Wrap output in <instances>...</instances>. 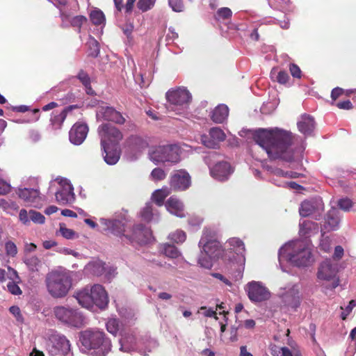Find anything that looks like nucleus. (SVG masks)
<instances>
[{
  "label": "nucleus",
  "instance_id": "obj_53",
  "mask_svg": "<svg viewBox=\"0 0 356 356\" xmlns=\"http://www.w3.org/2000/svg\"><path fill=\"white\" fill-rule=\"evenodd\" d=\"M6 254L11 257H15L17 254L16 245L12 241H8L5 245Z\"/></svg>",
  "mask_w": 356,
  "mask_h": 356
},
{
  "label": "nucleus",
  "instance_id": "obj_19",
  "mask_svg": "<svg viewBox=\"0 0 356 356\" xmlns=\"http://www.w3.org/2000/svg\"><path fill=\"white\" fill-rule=\"evenodd\" d=\"M97 115H101L104 120L111 121L118 124H123L125 122V118L121 113L113 107H102Z\"/></svg>",
  "mask_w": 356,
  "mask_h": 356
},
{
  "label": "nucleus",
  "instance_id": "obj_47",
  "mask_svg": "<svg viewBox=\"0 0 356 356\" xmlns=\"http://www.w3.org/2000/svg\"><path fill=\"white\" fill-rule=\"evenodd\" d=\"M156 0H138L137 7L142 12L150 10L154 5Z\"/></svg>",
  "mask_w": 356,
  "mask_h": 356
},
{
  "label": "nucleus",
  "instance_id": "obj_51",
  "mask_svg": "<svg viewBox=\"0 0 356 356\" xmlns=\"http://www.w3.org/2000/svg\"><path fill=\"white\" fill-rule=\"evenodd\" d=\"M166 174L165 171L160 168H156L151 172V178L154 181H160L165 178Z\"/></svg>",
  "mask_w": 356,
  "mask_h": 356
},
{
  "label": "nucleus",
  "instance_id": "obj_44",
  "mask_svg": "<svg viewBox=\"0 0 356 356\" xmlns=\"http://www.w3.org/2000/svg\"><path fill=\"white\" fill-rule=\"evenodd\" d=\"M169 237L173 242L181 243L186 239V234L184 231L177 229L175 232L170 234Z\"/></svg>",
  "mask_w": 356,
  "mask_h": 356
},
{
  "label": "nucleus",
  "instance_id": "obj_2",
  "mask_svg": "<svg viewBox=\"0 0 356 356\" xmlns=\"http://www.w3.org/2000/svg\"><path fill=\"white\" fill-rule=\"evenodd\" d=\"M48 293L54 298L67 296L72 285L69 271L54 270L48 273L44 280Z\"/></svg>",
  "mask_w": 356,
  "mask_h": 356
},
{
  "label": "nucleus",
  "instance_id": "obj_17",
  "mask_svg": "<svg viewBox=\"0 0 356 356\" xmlns=\"http://www.w3.org/2000/svg\"><path fill=\"white\" fill-rule=\"evenodd\" d=\"M72 186L65 181L62 188L56 193L57 202L61 205H65L74 202L75 195Z\"/></svg>",
  "mask_w": 356,
  "mask_h": 356
},
{
  "label": "nucleus",
  "instance_id": "obj_33",
  "mask_svg": "<svg viewBox=\"0 0 356 356\" xmlns=\"http://www.w3.org/2000/svg\"><path fill=\"white\" fill-rule=\"evenodd\" d=\"M315 210L316 206L314 202L309 200H305L301 203L299 213L301 216L307 217L314 213Z\"/></svg>",
  "mask_w": 356,
  "mask_h": 356
},
{
  "label": "nucleus",
  "instance_id": "obj_60",
  "mask_svg": "<svg viewBox=\"0 0 356 356\" xmlns=\"http://www.w3.org/2000/svg\"><path fill=\"white\" fill-rule=\"evenodd\" d=\"M320 248L325 252H330L331 250L330 240L328 238L322 239L320 243Z\"/></svg>",
  "mask_w": 356,
  "mask_h": 356
},
{
  "label": "nucleus",
  "instance_id": "obj_30",
  "mask_svg": "<svg viewBox=\"0 0 356 356\" xmlns=\"http://www.w3.org/2000/svg\"><path fill=\"white\" fill-rule=\"evenodd\" d=\"M227 243L231 247L230 249L237 254L243 256L245 251V244L240 238H231L227 241Z\"/></svg>",
  "mask_w": 356,
  "mask_h": 356
},
{
  "label": "nucleus",
  "instance_id": "obj_21",
  "mask_svg": "<svg viewBox=\"0 0 356 356\" xmlns=\"http://www.w3.org/2000/svg\"><path fill=\"white\" fill-rule=\"evenodd\" d=\"M199 245H202V250L206 254L213 257H218L221 253V245L216 240L206 241L204 238H202Z\"/></svg>",
  "mask_w": 356,
  "mask_h": 356
},
{
  "label": "nucleus",
  "instance_id": "obj_64",
  "mask_svg": "<svg viewBox=\"0 0 356 356\" xmlns=\"http://www.w3.org/2000/svg\"><path fill=\"white\" fill-rule=\"evenodd\" d=\"M336 106L340 109L350 110L353 108V104L350 100L339 102Z\"/></svg>",
  "mask_w": 356,
  "mask_h": 356
},
{
  "label": "nucleus",
  "instance_id": "obj_27",
  "mask_svg": "<svg viewBox=\"0 0 356 356\" xmlns=\"http://www.w3.org/2000/svg\"><path fill=\"white\" fill-rule=\"evenodd\" d=\"M339 211L336 208H332L326 215L325 227L335 230L339 227Z\"/></svg>",
  "mask_w": 356,
  "mask_h": 356
},
{
  "label": "nucleus",
  "instance_id": "obj_11",
  "mask_svg": "<svg viewBox=\"0 0 356 356\" xmlns=\"http://www.w3.org/2000/svg\"><path fill=\"white\" fill-rule=\"evenodd\" d=\"M165 97L170 105L182 108L186 107L191 100L189 91L181 87L169 90L165 94Z\"/></svg>",
  "mask_w": 356,
  "mask_h": 356
},
{
  "label": "nucleus",
  "instance_id": "obj_62",
  "mask_svg": "<svg viewBox=\"0 0 356 356\" xmlns=\"http://www.w3.org/2000/svg\"><path fill=\"white\" fill-rule=\"evenodd\" d=\"M344 92L343 89L337 87L334 88L331 92V98L332 101H336Z\"/></svg>",
  "mask_w": 356,
  "mask_h": 356
},
{
  "label": "nucleus",
  "instance_id": "obj_8",
  "mask_svg": "<svg viewBox=\"0 0 356 356\" xmlns=\"http://www.w3.org/2000/svg\"><path fill=\"white\" fill-rule=\"evenodd\" d=\"M178 151L179 149L176 145L159 146L151 154V159L156 163H177L179 161Z\"/></svg>",
  "mask_w": 356,
  "mask_h": 356
},
{
  "label": "nucleus",
  "instance_id": "obj_63",
  "mask_svg": "<svg viewBox=\"0 0 356 356\" xmlns=\"http://www.w3.org/2000/svg\"><path fill=\"white\" fill-rule=\"evenodd\" d=\"M20 221L24 224L29 222V212L28 213L26 209H21L19 214Z\"/></svg>",
  "mask_w": 356,
  "mask_h": 356
},
{
  "label": "nucleus",
  "instance_id": "obj_55",
  "mask_svg": "<svg viewBox=\"0 0 356 356\" xmlns=\"http://www.w3.org/2000/svg\"><path fill=\"white\" fill-rule=\"evenodd\" d=\"M8 278L10 281L22 282V279L15 269L10 266H8Z\"/></svg>",
  "mask_w": 356,
  "mask_h": 356
},
{
  "label": "nucleus",
  "instance_id": "obj_57",
  "mask_svg": "<svg viewBox=\"0 0 356 356\" xmlns=\"http://www.w3.org/2000/svg\"><path fill=\"white\" fill-rule=\"evenodd\" d=\"M9 311L16 318L17 321L21 323L24 321V318L19 307L12 306L10 307Z\"/></svg>",
  "mask_w": 356,
  "mask_h": 356
},
{
  "label": "nucleus",
  "instance_id": "obj_34",
  "mask_svg": "<svg viewBox=\"0 0 356 356\" xmlns=\"http://www.w3.org/2000/svg\"><path fill=\"white\" fill-rule=\"evenodd\" d=\"M270 353L273 356H301L298 353L293 354L287 347H279L276 345L270 348Z\"/></svg>",
  "mask_w": 356,
  "mask_h": 356
},
{
  "label": "nucleus",
  "instance_id": "obj_41",
  "mask_svg": "<svg viewBox=\"0 0 356 356\" xmlns=\"http://www.w3.org/2000/svg\"><path fill=\"white\" fill-rule=\"evenodd\" d=\"M140 217L145 222H149L153 217V208L151 203H147L140 211Z\"/></svg>",
  "mask_w": 356,
  "mask_h": 356
},
{
  "label": "nucleus",
  "instance_id": "obj_16",
  "mask_svg": "<svg viewBox=\"0 0 356 356\" xmlns=\"http://www.w3.org/2000/svg\"><path fill=\"white\" fill-rule=\"evenodd\" d=\"M209 138L204 136L202 138L203 144L212 149H216L218 143L225 140L226 135L224 131L219 127H213L209 130Z\"/></svg>",
  "mask_w": 356,
  "mask_h": 356
},
{
  "label": "nucleus",
  "instance_id": "obj_24",
  "mask_svg": "<svg viewBox=\"0 0 356 356\" xmlns=\"http://www.w3.org/2000/svg\"><path fill=\"white\" fill-rule=\"evenodd\" d=\"M165 207L170 213L179 218L185 217L184 205L177 198L170 197L165 202Z\"/></svg>",
  "mask_w": 356,
  "mask_h": 356
},
{
  "label": "nucleus",
  "instance_id": "obj_28",
  "mask_svg": "<svg viewBox=\"0 0 356 356\" xmlns=\"http://www.w3.org/2000/svg\"><path fill=\"white\" fill-rule=\"evenodd\" d=\"M63 22H70V25L78 29V32H81L82 25L87 22V18L83 15H76L73 17L65 13H62L60 15Z\"/></svg>",
  "mask_w": 356,
  "mask_h": 356
},
{
  "label": "nucleus",
  "instance_id": "obj_61",
  "mask_svg": "<svg viewBox=\"0 0 356 356\" xmlns=\"http://www.w3.org/2000/svg\"><path fill=\"white\" fill-rule=\"evenodd\" d=\"M10 191V185L6 181L0 179V195H5Z\"/></svg>",
  "mask_w": 356,
  "mask_h": 356
},
{
  "label": "nucleus",
  "instance_id": "obj_59",
  "mask_svg": "<svg viewBox=\"0 0 356 356\" xmlns=\"http://www.w3.org/2000/svg\"><path fill=\"white\" fill-rule=\"evenodd\" d=\"M289 71L291 74V75L294 78L300 79L302 75V72L300 69V67L294 63H291L289 65Z\"/></svg>",
  "mask_w": 356,
  "mask_h": 356
},
{
  "label": "nucleus",
  "instance_id": "obj_10",
  "mask_svg": "<svg viewBox=\"0 0 356 356\" xmlns=\"http://www.w3.org/2000/svg\"><path fill=\"white\" fill-rule=\"evenodd\" d=\"M101 145H118L123 138L122 132L110 124H102L98 127Z\"/></svg>",
  "mask_w": 356,
  "mask_h": 356
},
{
  "label": "nucleus",
  "instance_id": "obj_23",
  "mask_svg": "<svg viewBox=\"0 0 356 356\" xmlns=\"http://www.w3.org/2000/svg\"><path fill=\"white\" fill-rule=\"evenodd\" d=\"M284 302L292 308H297L300 305V291L296 286L291 287L283 296Z\"/></svg>",
  "mask_w": 356,
  "mask_h": 356
},
{
  "label": "nucleus",
  "instance_id": "obj_50",
  "mask_svg": "<svg viewBox=\"0 0 356 356\" xmlns=\"http://www.w3.org/2000/svg\"><path fill=\"white\" fill-rule=\"evenodd\" d=\"M168 4L175 12L180 13L184 10V4L183 0H168Z\"/></svg>",
  "mask_w": 356,
  "mask_h": 356
},
{
  "label": "nucleus",
  "instance_id": "obj_52",
  "mask_svg": "<svg viewBox=\"0 0 356 356\" xmlns=\"http://www.w3.org/2000/svg\"><path fill=\"white\" fill-rule=\"evenodd\" d=\"M316 224L312 221L304 220L300 224V232L302 234H307Z\"/></svg>",
  "mask_w": 356,
  "mask_h": 356
},
{
  "label": "nucleus",
  "instance_id": "obj_45",
  "mask_svg": "<svg viewBox=\"0 0 356 356\" xmlns=\"http://www.w3.org/2000/svg\"><path fill=\"white\" fill-rule=\"evenodd\" d=\"M0 207L5 211H8L9 210L16 211L19 209V206L15 202L6 199H0Z\"/></svg>",
  "mask_w": 356,
  "mask_h": 356
},
{
  "label": "nucleus",
  "instance_id": "obj_40",
  "mask_svg": "<svg viewBox=\"0 0 356 356\" xmlns=\"http://www.w3.org/2000/svg\"><path fill=\"white\" fill-rule=\"evenodd\" d=\"M163 252L166 257L170 258H177L179 256L177 248L173 245L165 244Z\"/></svg>",
  "mask_w": 356,
  "mask_h": 356
},
{
  "label": "nucleus",
  "instance_id": "obj_13",
  "mask_svg": "<svg viewBox=\"0 0 356 356\" xmlns=\"http://www.w3.org/2000/svg\"><path fill=\"white\" fill-rule=\"evenodd\" d=\"M246 291L248 298L252 302H262L268 300L270 296L268 289L258 282L253 281L248 283Z\"/></svg>",
  "mask_w": 356,
  "mask_h": 356
},
{
  "label": "nucleus",
  "instance_id": "obj_29",
  "mask_svg": "<svg viewBox=\"0 0 356 356\" xmlns=\"http://www.w3.org/2000/svg\"><path fill=\"white\" fill-rule=\"evenodd\" d=\"M54 347L60 352L63 355H67L70 351V341L64 336L57 338Z\"/></svg>",
  "mask_w": 356,
  "mask_h": 356
},
{
  "label": "nucleus",
  "instance_id": "obj_15",
  "mask_svg": "<svg viewBox=\"0 0 356 356\" xmlns=\"http://www.w3.org/2000/svg\"><path fill=\"white\" fill-rule=\"evenodd\" d=\"M88 132V127L86 124L76 122L69 132V138L72 143L74 145L81 144L86 139Z\"/></svg>",
  "mask_w": 356,
  "mask_h": 356
},
{
  "label": "nucleus",
  "instance_id": "obj_48",
  "mask_svg": "<svg viewBox=\"0 0 356 356\" xmlns=\"http://www.w3.org/2000/svg\"><path fill=\"white\" fill-rule=\"evenodd\" d=\"M29 218L35 223L43 224L45 221V217L40 212L30 210Z\"/></svg>",
  "mask_w": 356,
  "mask_h": 356
},
{
  "label": "nucleus",
  "instance_id": "obj_18",
  "mask_svg": "<svg viewBox=\"0 0 356 356\" xmlns=\"http://www.w3.org/2000/svg\"><path fill=\"white\" fill-rule=\"evenodd\" d=\"M17 195L19 198L25 202L33 204L37 207L40 203L42 198L40 195V191L33 188H19Z\"/></svg>",
  "mask_w": 356,
  "mask_h": 356
},
{
  "label": "nucleus",
  "instance_id": "obj_42",
  "mask_svg": "<svg viewBox=\"0 0 356 356\" xmlns=\"http://www.w3.org/2000/svg\"><path fill=\"white\" fill-rule=\"evenodd\" d=\"M232 15V10L227 7L219 8L215 15L217 20H225L231 18Z\"/></svg>",
  "mask_w": 356,
  "mask_h": 356
},
{
  "label": "nucleus",
  "instance_id": "obj_54",
  "mask_svg": "<svg viewBox=\"0 0 356 356\" xmlns=\"http://www.w3.org/2000/svg\"><path fill=\"white\" fill-rule=\"evenodd\" d=\"M60 232L62 236L67 239L73 238L75 235V232L74 230L68 229L63 226L62 225H60Z\"/></svg>",
  "mask_w": 356,
  "mask_h": 356
},
{
  "label": "nucleus",
  "instance_id": "obj_38",
  "mask_svg": "<svg viewBox=\"0 0 356 356\" xmlns=\"http://www.w3.org/2000/svg\"><path fill=\"white\" fill-rule=\"evenodd\" d=\"M87 44L88 47V56L92 58L97 57L100 51L99 42L94 38H90Z\"/></svg>",
  "mask_w": 356,
  "mask_h": 356
},
{
  "label": "nucleus",
  "instance_id": "obj_20",
  "mask_svg": "<svg viewBox=\"0 0 356 356\" xmlns=\"http://www.w3.org/2000/svg\"><path fill=\"white\" fill-rule=\"evenodd\" d=\"M104 152V159L109 165L115 164L120 157V149L118 145H101Z\"/></svg>",
  "mask_w": 356,
  "mask_h": 356
},
{
  "label": "nucleus",
  "instance_id": "obj_37",
  "mask_svg": "<svg viewBox=\"0 0 356 356\" xmlns=\"http://www.w3.org/2000/svg\"><path fill=\"white\" fill-rule=\"evenodd\" d=\"M77 78L86 87L87 94L93 95L95 93L90 85V78L85 71L81 70L77 75Z\"/></svg>",
  "mask_w": 356,
  "mask_h": 356
},
{
  "label": "nucleus",
  "instance_id": "obj_14",
  "mask_svg": "<svg viewBox=\"0 0 356 356\" xmlns=\"http://www.w3.org/2000/svg\"><path fill=\"white\" fill-rule=\"evenodd\" d=\"M170 184L175 191H184L191 185V177L184 170L177 171L171 176Z\"/></svg>",
  "mask_w": 356,
  "mask_h": 356
},
{
  "label": "nucleus",
  "instance_id": "obj_25",
  "mask_svg": "<svg viewBox=\"0 0 356 356\" xmlns=\"http://www.w3.org/2000/svg\"><path fill=\"white\" fill-rule=\"evenodd\" d=\"M336 275L335 268L332 266L330 261H323L318 270V278L323 280H330Z\"/></svg>",
  "mask_w": 356,
  "mask_h": 356
},
{
  "label": "nucleus",
  "instance_id": "obj_32",
  "mask_svg": "<svg viewBox=\"0 0 356 356\" xmlns=\"http://www.w3.org/2000/svg\"><path fill=\"white\" fill-rule=\"evenodd\" d=\"M105 263L100 260H95L87 265V268L95 275L100 276L105 271Z\"/></svg>",
  "mask_w": 356,
  "mask_h": 356
},
{
  "label": "nucleus",
  "instance_id": "obj_1",
  "mask_svg": "<svg viewBox=\"0 0 356 356\" xmlns=\"http://www.w3.org/2000/svg\"><path fill=\"white\" fill-rule=\"evenodd\" d=\"M253 139L266 150L272 160L281 159L291 162L304 149L302 146H294V136L291 132L278 128L259 129L254 132Z\"/></svg>",
  "mask_w": 356,
  "mask_h": 356
},
{
  "label": "nucleus",
  "instance_id": "obj_36",
  "mask_svg": "<svg viewBox=\"0 0 356 356\" xmlns=\"http://www.w3.org/2000/svg\"><path fill=\"white\" fill-rule=\"evenodd\" d=\"M24 262L31 272L38 271L42 265L40 259L37 256L26 257Z\"/></svg>",
  "mask_w": 356,
  "mask_h": 356
},
{
  "label": "nucleus",
  "instance_id": "obj_31",
  "mask_svg": "<svg viewBox=\"0 0 356 356\" xmlns=\"http://www.w3.org/2000/svg\"><path fill=\"white\" fill-rule=\"evenodd\" d=\"M67 117L65 113L62 111L58 113H53L50 118L51 125L53 129H59L62 127V125Z\"/></svg>",
  "mask_w": 356,
  "mask_h": 356
},
{
  "label": "nucleus",
  "instance_id": "obj_6",
  "mask_svg": "<svg viewBox=\"0 0 356 356\" xmlns=\"http://www.w3.org/2000/svg\"><path fill=\"white\" fill-rule=\"evenodd\" d=\"M53 314L59 322L69 327L80 328L86 323L83 314L79 309L68 305L55 306Z\"/></svg>",
  "mask_w": 356,
  "mask_h": 356
},
{
  "label": "nucleus",
  "instance_id": "obj_56",
  "mask_svg": "<svg viewBox=\"0 0 356 356\" xmlns=\"http://www.w3.org/2000/svg\"><path fill=\"white\" fill-rule=\"evenodd\" d=\"M338 206L339 208L345 211H349V209L352 207L353 203L350 199H341L338 202Z\"/></svg>",
  "mask_w": 356,
  "mask_h": 356
},
{
  "label": "nucleus",
  "instance_id": "obj_49",
  "mask_svg": "<svg viewBox=\"0 0 356 356\" xmlns=\"http://www.w3.org/2000/svg\"><path fill=\"white\" fill-rule=\"evenodd\" d=\"M212 256L202 254L198 259V264L203 268H211L212 267V261H211Z\"/></svg>",
  "mask_w": 356,
  "mask_h": 356
},
{
  "label": "nucleus",
  "instance_id": "obj_43",
  "mask_svg": "<svg viewBox=\"0 0 356 356\" xmlns=\"http://www.w3.org/2000/svg\"><path fill=\"white\" fill-rule=\"evenodd\" d=\"M22 282L9 281L7 284V289L9 293L14 296H20L22 291L19 286V284Z\"/></svg>",
  "mask_w": 356,
  "mask_h": 356
},
{
  "label": "nucleus",
  "instance_id": "obj_7",
  "mask_svg": "<svg viewBox=\"0 0 356 356\" xmlns=\"http://www.w3.org/2000/svg\"><path fill=\"white\" fill-rule=\"evenodd\" d=\"M219 154L215 152L209 153L204 159L208 165L211 176L219 181L227 180L233 172L229 163L225 161H218Z\"/></svg>",
  "mask_w": 356,
  "mask_h": 356
},
{
  "label": "nucleus",
  "instance_id": "obj_5",
  "mask_svg": "<svg viewBox=\"0 0 356 356\" xmlns=\"http://www.w3.org/2000/svg\"><path fill=\"white\" fill-rule=\"evenodd\" d=\"M288 260L298 267L308 266L314 261L311 249L302 241L289 243L283 248Z\"/></svg>",
  "mask_w": 356,
  "mask_h": 356
},
{
  "label": "nucleus",
  "instance_id": "obj_39",
  "mask_svg": "<svg viewBox=\"0 0 356 356\" xmlns=\"http://www.w3.org/2000/svg\"><path fill=\"white\" fill-rule=\"evenodd\" d=\"M90 19L95 25H100L105 21V16L100 10H92L90 14Z\"/></svg>",
  "mask_w": 356,
  "mask_h": 356
},
{
  "label": "nucleus",
  "instance_id": "obj_22",
  "mask_svg": "<svg viewBox=\"0 0 356 356\" xmlns=\"http://www.w3.org/2000/svg\"><path fill=\"white\" fill-rule=\"evenodd\" d=\"M298 130L305 136L312 135L315 128L314 118L309 115H302L297 124Z\"/></svg>",
  "mask_w": 356,
  "mask_h": 356
},
{
  "label": "nucleus",
  "instance_id": "obj_9",
  "mask_svg": "<svg viewBox=\"0 0 356 356\" xmlns=\"http://www.w3.org/2000/svg\"><path fill=\"white\" fill-rule=\"evenodd\" d=\"M124 239L122 242L132 244L136 243L138 244L147 243L152 237L151 229L142 224L134 225L132 229L126 234H124Z\"/></svg>",
  "mask_w": 356,
  "mask_h": 356
},
{
  "label": "nucleus",
  "instance_id": "obj_35",
  "mask_svg": "<svg viewBox=\"0 0 356 356\" xmlns=\"http://www.w3.org/2000/svg\"><path fill=\"white\" fill-rule=\"evenodd\" d=\"M170 194V191L167 188H162L155 191L152 195V200L158 206H162L164 200Z\"/></svg>",
  "mask_w": 356,
  "mask_h": 356
},
{
  "label": "nucleus",
  "instance_id": "obj_12",
  "mask_svg": "<svg viewBox=\"0 0 356 356\" xmlns=\"http://www.w3.org/2000/svg\"><path fill=\"white\" fill-rule=\"evenodd\" d=\"M100 222L103 226V231L110 232L120 236L121 240L124 239V234L129 232L127 229V224L125 219L122 220H107L101 219Z\"/></svg>",
  "mask_w": 356,
  "mask_h": 356
},
{
  "label": "nucleus",
  "instance_id": "obj_26",
  "mask_svg": "<svg viewBox=\"0 0 356 356\" xmlns=\"http://www.w3.org/2000/svg\"><path fill=\"white\" fill-rule=\"evenodd\" d=\"M229 115V108L225 104L217 106L211 112V118L216 123H222Z\"/></svg>",
  "mask_w": 356,
  "mask_h": 356
},
{
  "label": "nucleus",
  "instance_id": "obj_4",
  "mask_svg": "<svg viewBox=\"0 0 356 356\" xmlns=\"http://www.w3.org/2000/svg\"><path fill=\"white\" fill-rule=\"evenodd\" d=\"M74 297L83 307L90 308L96 305L100 309H104L108 303V294L104 288L100 284H94L76 292Z\"/></svg>",
  "mask_w": 356,
  "mask_h": 356
},
{
  "label": "nucleus",
  "instance_id": "obj_58",
  "mask_svg": "<svg viewBox=\"0 0 356 356\" xmlns=\"http://www.w3.org/2000/svg\"><path fill=\"white\" fill-rule=\"evenodd\" d=\"M276 79L280 84H286L289 80V76L286 71L281 70L278 72Z\"/></svg>",
  "mask_w": 356,
  "mask_h": 356
},
{
  "label": "nucleus",
  "instance_id": "obj_3",
  "mask_svg": "<svg viewBox=\"0 0 356 356\" xmlns=\"http://www.w3.org/2000/svg\"><path fill=\"white\" fill-rule=\"evenodd\" d=\"M79 340L88 350H93L97 356H106L111 350V342L104 332L86 330L80 333Z\"/></svg>",
  "mask_w": 356,
  "mask_h": 356
},
{
  "label": "nucleus",
  "instance_id": "obj_46",
  "mask_svg": "<svg viewBox=\"0 0 356 356\" xmlns=\"http://www.w3.org/2000/svg\"><path fill=\"white\" fill-rule=\"evenodd\" d=\"M119 321L116 318L109 319L106 323V329L108 332L113 335H116L119 330Z\"/></svg>",
  "mask_w": 356,
  "mask_h": 356
}]
</instances>
